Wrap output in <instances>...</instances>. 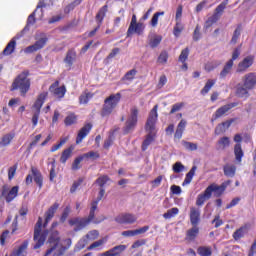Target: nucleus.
<instances>
[{
  "label": "nucleus",
  "instance_id": "79ce46f5",
  "mask_svg": "<svg viewBox=\"0 0 256 256\" xmlns=\"http://www.w3.org/2000/svg\"><path fill=\"white\" fill-rule=\"evenodd\" d=\"M105 243H107V238H102V239L92 243L87 249H88V251H93V249H97V247H101V246L105 245Z\"/></svg>",
  "mask_w": 256,
  "mask_h": 256
},
{
  "label": "nucleus",
  "instance_id": "c9c22d12",
  "mask_svg": "<svg viewBox=\"0 0 256 256\" xmlns=\"http://www.w3.org/2000/svg\"><path fill=\"white\" fill-rule=\"evenodd\" d=\"M227 5H229V0H224L221 4H219L214 13L218 16L221 17V15H223V11H225V9L227 8Z\"/></svg>",
  "mask_w": 256,
  "mask_h": 256
},
{
  "label": "nucleus",
  "instance_id": "de8ad7c7",
  "mask_svg": "<svg viewBox=\"0 0 256 256\" xmlns=\"http://www.w3.org/2000/svg\"><path fill=\"white\" fill-rule=\"evenodd\" d=\"M89 243L87 238L84 236L82 237L75 246V251H81V249H85V246Z\"/></svg>",
  "mask_w": 256,
  "mask_h": 256
},
{
  "label": "nucleus",
  "instance_id": "49530a36",
  "mask_svg": "<svg viewBox=\"0 0 256 256\" xmlns=\"http://www.w3.org/2000/svg\"><path fill=\"white\" fill-rule=\"evenodd\" d=\"M219 65H221V62L219 61L207 62L205 65V70L208 72L214 71V69H217Z\"/></svg>",
  "mask_w": 256,
  "mask_h": 256
},
{
  "label": "nucleus",
  "instance_id": "f03ea898",
  "mask_svg": "<svg viewBox=\"0 0 256 256\" xmlns=\"http://www.w3.org/2000/svg\"><path fill=\"white\" fill-rule=\"evenodd\" d=\"M31 89V80L27 72L20 73L13 81L10 91H20L21 97H25Z\"/></svg>",
  "mask_w": 256,
  "mask_h": 256
},
{
  "label": "nucleus",
  "instance_id": "e433bc0d",
  "mask_svg": "<svg viewBox=\"0 0 256 256\" xmlns=\"http://www.w3.org/2000/svg\"><path fill=\"white\" fill-rule=\"evenodd\" d=\"M105 15H107V5L103 6L96 15V21H98V25H101V23H103Z\"/></svg>",
  "mask_w": 256,
  "mask_h": 256
},
{
  "label": "nucleus",
  "instance_id": "052dcab7",
  "mask_svg": "<svg viewBox=\"0 0 256 256\" xmlns=\"http://www.w3.org/2000/svg\"><path fill=\"white\" fill-rule=\"evenodd\" d=\"M183 107H185V103H183V102L174 104L172 106L170 114L173 115V113H177V111H181V109H183Z\"/></svg>",
  "mask_w": 256,
  "mask_h": 256
},
{
  "label": "nucleus",
  "instance_id": "13d9d810",
  "mask_svg": "<svg viewBox=\"0 0 256 256\" xmlns=\"http://www.w3.org/2000/svg\"><path fill=\"white\" fill-rule=\"evenodd\" d=\"M107 181H109V176H102L96 180V183L101 187V189H103V187L107 185Z\"/></svg>",
  "mask_w": 256,
  "mask_h": 256
},
{
  "label": "nucleus",
  "instance_id": "39448f33",
  "mask_svg": "<svg viewBox=\"0 0 256 256\" xmlns=\"http://www.w3.org/2000/svg\"><path fill=\"white\" fill-rule=\"evenodd\" d=\"M139 117V109L137 107H132L130 109V115L128 116V119L124 126V135H127L128 133H131L135 130V127H137V121Z\"/></svg>",
  "mask_w": 256,
  "mask_h": 256
},
{
  "label": "nucleus",
  "instance_id": "f257e3e1",
  "mask_svg": "<svg viewBox=\"0 0 256 256\" xmlns=\"http://www.w3.org/2000/svg\"><path fill=\"white\" fill-rule=\"evenodd\" d=\"M157 105L151 110L148 120L146 122V131L148 135L142 144V151H147V148L150 146L152 142L155 141V135L157 130L155 129V124L157 123Z\"/></svg>",
  "mask_w": 256,
  "mask_h": 256
},
{
  "label": "nucleus",
  "instance_id": "603ef678",
  "mask_svg": "<svg viewBox=\"0 0 256 256\" xmlns=\"http://www.w3.org/2000/svg\"><path fill=\"white\" fill-rule=\"evenodd\" d=\"M81 161H83V156L76 158L72 164V171H79L81 169Z\"/></svg>",
  "mask_w": 256,
  "mask_h": 256
},
{
  "label": "nucleus",
  "instance_id": "f8f14e48",
  "mask_svg": "<svg viewBox=\"0 0 256 256\" xmlns=\"http://www.w3.org/2000/svg\"><path fill=\"white\" fill-rule=\"evenodd\" d=\"M189 217L191 225H193V227H197L201 222V209L195 206L190 207Z\"/></svg>",
  "mask_w": 256,
  "mask_h": 256
},
{
  "label": "nucleus",
  "instance_id": "37998d69",
  "mask_svg": "<svg viewBox=\"0 0 256 256\" xmlns=\"http://www.w3.org/2000/svg\"><path fill=\"white\" fill-rule=\"evenodd\" d=\"M163 15H165V12H164V11H162V12H156V13L153 15V17H152V19H151V21H150L151 27H156V26L158 25V23H159V17H163Z\"/></svg>",
  "mask_w": 256,
  "mask_h": 256
},
{
  "label": "nucleus",
  "instance_id": "393cba45",
  "mask_svg": "<svg viewBox=\"0 0 256 256\" xmlns=\"http://www.w3.org/2000/svg\"><path fill=\"white\" fill-rule=\"evenodd\" d=\"M145 30V25L143 23L139 22L138 24H135L132 26V31H130V28H128L127 31V37H131L133 34L141 35L143 31Z\"/></svg>",
  "mask_w": 256,
  "mask_h": 256
},
{
  "label": "nucleus",
  "instance_id": "c03bdc74",
  "mask_svg": "<svg viewBox=\"0 0 256 256\" xmlns=\"http://www.w3.org/2000/svg\"><path fill=\"white\" fill-rule=\"evenodd\" d=\"M71 153H73V150L71 148L65 149L60 157L61 163H67V159L71 157Z\"/></svg>",
  "mask_w": 256,
  "mask_h": 256
},
{
  "label": "nucleus",
  "instance_id": "e2e57ef3",
  "mask_svg": "<svg viewBox=\"0 0 256 256\" xmlns=\"http://www.w3.org/2000/svg\"><path fill=\"white\" fill-rule=\"evenodd\" d=\"M239 37H241V28L238 27L235 31H234V34L232 36V39H231V43L233 45H235V43H237V40L239 39Z\"/></svg>",
  "mask_w": 256,
  "mask_h": 256
},
{
  "label": "nucleus",
  "instance_id": "ea45409f",
  "mask_svg": "<svg viewBox=\"0 0 256 256\" xmlns=\"http://www.w3.org/2000/svg\"><path fill=\"white\" fill-rule=\"evenodd\" d=\"M183 29H185V26L183 25V22L176 21V25L174 26V36L179 37L181 33L183 32Z\"/></svg>",
  "mask_w": 256,
  "mask_h": 256
},
{
  "label": "nucleus",
  "instance_id": "680f3d73",
  "mask_svg": "<svg viewBox=\"0 0 256 256\" xmlns=\"http://www.w3.org/2000/svg\"><path fill=\"white\" fill-rule=\"evenodd\" d=\"M69 213H71V207L67 206L64 209L62 216L60 218L61 223H65L67 221V217H69Z\"/></svg>",
  "mask_w": 256,
  "mask_h": 256
},
{
  "label": "nucleus",
  "instance_id": "338daca9",
  "mask_svg": "<svg viewBox=\"0 0 256 256\" xmlns=\"http://www.w3.org/2000/svg\"><path fill=\"white\" fill-rule=\"evenodd\" d=\"M167 59H169V54L167 52L163 51L158 57V62L165 64L167 63Z\"/></svg>",
  "mask_w": 256,
  "mask_h": 256
},
{
  "label": "nucleus",
  "instance_id": "6e6d98bb",
  "mask_svg": "<svg viewBox=\"0 0 256 256\" xmlns=\"http://www.w3.org/2000/svg\"><path fill=\"white\" fill-rule=\"evenodd\" d=\"M189 58V48H185L184 50L181 51V54L179 56V61L181 63H185L187 59Z\"/></svg>",
  "mask_w": 256,
  "mask_h": 256
},
{
  "label": "nucleus",
  "instance_id": "8fccbe9b",
  "mask_svg": "<svg viewBox=\"0 0 256 256\" xmlns=\"http://www.w3.org/2000/svg\"><path fill=\"white\" fill-rule=\"evenodd\" d=\"M198 255H200V256H210V255H212V251L209 247L202 246V247L198 248Z\"/></svg>",
  "mask_w": 256,
  "mask_h": 256
},
{
  "label": "nucleus",
  "instance_id": "bf43d9fd",
  "mask_svg": "<svg viewBox=\"0 0 256 256\" xmlns=\"http://www.w3.org/2000/svg\"><path fill=\"white\" fill-rule=\"evenodd\" d=\"M183 146H184L185 149H187L188 151H197V144H195V143H193V142L184 141V142H183Z\"/></svg>",
  "mask_w": 256,
  "mask_h": 256
},
{
  "label": "nucleus",
  "instance_id": "09e8293b",
  "mask_svg": "<svg viewBox=\"0 0 256 256\" xmlns=\"http://www.w3.org/2000/svg\"><path fill=\"white\" fill-rule=\"evenodd\" d=\"M84 237L88 241H95V239H99V231L97 230L89 231Z\"/></svg>",
  "mask_w": 256,
  "mask_h": 256
},
{
  "label": "nucleus",
  "instance_id": "58836bf2",
  "mask_svg": "<svg viewBox=\"0 0 256 256\" xmlns=\"http://www.w3.org/2000/svg\"><path fill=\"white\" fill-rule=\"evenodd\" d=\"M215 83H217V80L209 79L206 82L203 89L201 90V95H207V93H209V91H211V89H212L213 85H215Z\"/></svg>",
  "mask_w": 256,
  "mask_h": 256
},
{
  "label": "nucleus",
  "instance_id": "5fc2aeb1",
  "mask_svg": "<svg viewBox=\"0 0 256 256\" xmlns=\"http://www.w3.org/2000/svg\"><path fill=\"white\" fill-rule=\"evenodd\" d=\"M65 125H73L75 123H77V116H75V114H70L65 118L64 121Z\"/></svg>",
  "mask_w": 256,
  "mask_h": 256
},
{
  "label": "nucleus",
  "instance_id": "6ab92c4d",
  "mask_svg": "<svg viewBox=\"0 0 256 256\" xmlns=\"http://www.w3.org/2000/svg\"><path fill=\"white\" fill-rule=\"evenodd\" d=\"M211 199V193L208 188L205 189L203 193H200L196 198V206L203 207L205 205V201H209Z\"/></svg>",
  "mask_w": 256,
  "mask_h": 256
},
{
  "label": "nucleus",
  "instance_id": "69168bd1",
  "mask_svg": "<svg viewBox=\"0 0 256 256\" xmlns=\"http://www.w3.org/2000/svg\"><path fill=\"white\" fill-rule=\"evenodd\" d=\"M16 173H17V165H14V166L9 168V170H8V179H9V181H11L15 177Z\"/></svg>",
  "mask_w": 256,
  "mask_h": 256
},
{
  "label": "nucleus",
  "instance_id": "c85d7f7f",
  "mask_svg": "<svg viewBox=\"0 0 256 256\" xmlns=\"http://www.w3.org/2000/svg\"><path fill=\"white\" fill-rule=\"evenodd\" d=\"M15 47H17V42L15 41V38H13L3 50V55H12V53L15 52Z\"/></svg>",
  "mask_w": 256,
  "mask_h": 256
},
{
  "label": "nucleus",
  "instance_id": "ddd939ff",
  "mask_svg": "<svg viewBox=\"0 0 256 256\" xmlns=\"http://www.w3.org/2000/svg\"><path fill=\"white\" fill-rule=\"evenodd\" d=\"M116 223L132 225L137 221V216L133 214H120L115 218Z\"/></svg>",
  "mask_w": 256,
  "mask_h": 256
},
{
  "label": "nucleus",
  "instance_id": "4c0bfd02",
  "mask_svg": "<svg viewBox=\"0 0 256 256\" xmlns=\"http://www.w3.org/2000/svg\"><path fill=\"white\" fill-rule=\"evenodd\" d=\"M161 41H163V37L161 35H154L149 40V45L152 49H155V47L160 45Z\"/></svg>",
  "mask_w": 256,
  "mask_h": 256
},
{
  "label": "nucleus",
  "instance_id": "7c9ffc66",
  "mask_svg": "<svg viewBox=\"0 0 256 256\" xmlns=\"http://www.w3.org/2000/svg\"><path fill=\"white\" fill-rule=\"evenodd\" d=\"M32 175L34 177V181L40 189L43 187V176L41 175V172L37 170L36 168H32Z\"/></svg>",
  "mask_w": 256,
  "mask_h": 256
},
{
  "label": "nucleus",
  "instance_id": "4468645a",
  "mask_svg": "<svg viewBox=\"0 0 256 256\" xmlns=\"http://www.w3.org/2000/svg\"><path fill=\"white\" fill-rule=\"evenodd\" d=\"M236 104L232 103V104H226L220 108H218L216 110V112L213 114V118L212 121H217V119L223 117V115H225V113H228L229 111H231V109H233V107H235Z\"/></svg>",
  "mask_w": 256,
  "mask_h": 256
},
{
  "label": "nucleus",
  "instance_id": "b1692460",
  "mask_svg": "<svg viewBox=\"0 0 256 256\" xmlns=\"http://www.w3.org/2000/svg\"><path fill=\"white\" fill-rule=\"evenodd\" d=\"M233 60H228L220 72V79H225L233 71Z\"/></svg>",
  "mask_w": 256,
  "mask_h": 256
},
{
  "label": "nucleus",
  "instance_id": "2eb2a0df",
  "mask_svg": "<svg viewBox=\"0 0 256 256\" xmlns=\"http://www.w3.org/2000/svg\"><path fill=\"white\" fill-rule=\"evenodd\" d=\"M209 190L210 195L212 196L213 193H215L216 197H221L223 193H225V190L227 189V184L223 183L222 185L217 184H211L207 187Z\"/></svg>",
  "mask_w": 256,
  "mask_h": 256
},
{
  "label": "nucleus",
  "instance_id": "1a4fd4ad",
  "mask_svg": "<svg viewBox=\"0 0 256 256\" xmlns=\"http://www.w3.org/2000/svg\"><path fill=\"white\" fill-rule=\"evenodd\" d=\"M91 222L87 218H72L69 220V225L75 226L74 231H81L87 227Z\"/></svg>",
  "mask_w": 256,
  "mask_h": 256
},
{
  "label": "nucleus",
  "instance_id": "9d476101",
  "mask_svg": "<svg viewBox=\"0 0 256 256\" xmlns=\"http://www.w3.org/2000/svg\"><path fill=\"white\" fill-rule=\"evenodd\" d=\"M49 91L50 93H53L57 99H63L65 97V93H67L65 86L59 87V81L54 82L50 86Z\"/></svg>",
  "mask_w": 256,
  "mask_h": 256
},
{
  "label": "nucleus",
  "instance_id": "0eeeda50",
  "mask_svg": "<svg viewBox=\"0 0 256 256\" xmlns=\"http://www.w3.org/2000/svg\"><path fill=\"white\" fill-rule=\"evenodd\" d=\"M255 63V55H248L244 57L237 66L236 73H247V70L253 67Z\"/></svg>",
  "mask_w": 256,
  "mask_h": 256
},
{
  "label": "nucleus",
  "instance_id": "4d7b16f0",
  "mask_svg": "<svg viewBox=\"0 0 256 256\" xmlns=\"http://www.w3.org/2000/svg\"><path fill=\"white\" fill-rule=\"evenodd\" d=\"M47 44V37L40 38L38 41L35 42L34 46L39 50L43 49Z\"/></svg>",
  "mask_w": 256,
  "mask_h": 256
},
{
  "label": "nucleus",
  "instance_id": "f704fd0d",
  "mask_svg": "<svg viewBox=\"0 0 256 256\" xmlns=\"http://www.w3.org/2000/svg\"><path fill=\"white\" fill-rule=\"evenodd\" d=\"M219 19H221V16H218L214 12V14L207 19V21L205 22L204 27L206 29H209V27L215 25V23H217V21H219Z\"/></svg>",
  "mask_w": 256,
  "mask_h": 256
},
{
  "label": "nucleus",
  "instance_id": "a18cd8bd",
  "mask_svg": "<svg viewBox=\"0 0 256 256\" xmlns=\"http://www.w3.org/2000/svg\"><path fill=\"white\" fill-rule=\"evenodd\" d=\"M175 215H179V208L169 209L166 213L163 214L164 219H171L175 217Z\"/></svg>",
  "mask_w": 256,
  "mask_h": 256
},
{
  "label": "nucleus",
  "instance_id": "bb28decb",
  "mask_svg": "<svg viewBox=\"0 0 256 256\" xmlns=\"http://www.w3.org/2000/svg\"><path fill=\"white\" fill-rule=\"evenodd\" d=\"M13 139H15V133L5 134L1 138L0 147H7V146L11 145V141H13Z\"/></svg>",
  "mask_w": 256,
  "mask_h": 256
},
{
  "label": "nucleus",
  "instance_id": "20e7f679",
  "mask_svg": "<svg viewBox=\"0 0 256 256\" xmlns=\"http://www.w3.org/2000/svg\"><path fill=\"white\" fill-rule=\"evenodd\" d=\"M47 95H49L47 92H42L37 100L35 101L33 107H32V124L33 127H37V124L39 123V115H41V107H43V103H45V99H47Z\"/></svg>",
  "mask_w": 256,
  "mask_h": 256
},
{
  "label": "nucleus",
  "instance_id": "412c9836",
  "mask_svg": "<svg viewBox=\"0 0 256 256\" xmlns=\"http://www.w3.org/2000/svg\"><path fill=\"white\" fill-rule=\"evenodd\" d=\"M249 91H251V89L245 87L244 84L243 85L238 84L237 87H236V95L240 99H248Z\"/></svg>",
  "mask_w": 256,
  "mask_h": 256
},
{
  "label": "nucleus",
  "instance_id": "9b49d317",
  "mask_svg": "<svg viewBox=\"0 0 256 256\" xmlns=\"http://www.w3.org/2000/svg\"><path fill=\"white\" fill-rule=\"evenodd\" d=\"M243 85L246 87V89L253 90L255 89L256 85V73L255 72H249L245 74L242 78Z\"/></svg>",
  "mask_w": 256,
  "mask_h": 256
},
{
  "label": "nucleus",
  "instance_id": "a211bd4d",
  "mask_svg": "<svg viewBox=\"0 0 256 256\" xmlns=\"http://www.w3.org/2000/svg\"><path fill=\"white\" fill-rule=\"evenodd\" d=\"M93 128V125H91L90 123L86 124L84 127H82L78 133L77 139H76V143L77 145H79V143H81L85 137L87 135H89V133L91 132V129Z\"/></svg>",
  "mask_w": 256,
  "mask_h": 256
},
{
  "label": "nucleus",
  "instance_id": "2f4dec72",
  "mask_svg": "<svg viewBox=\"0 0 256 256\" xmlns=\"http://www.w3.org/2000/svg\"><path fill=\"white\" fill-rule=\"evenodd\" d=\"M49 243L51 245V248L47 250L46 256L51 255L57 247H59V237H50Z\"/></svg>",
  "mask_w": 256,
  "mask_h": 256
},
{
  "label": "nucleus",
  "instance_id": "423d86ee",
  "mask_svg": "<svg viewBox=\"0 0 256 256\" xmlns=\"http://www.w3.org/2000/svg\"><path fill=\"white\" fill-rule=\"evenodd\" d=\"M43 226V218L39 217L34 229V249H40L45 245V234H41V227Z\"/></svg>",
  "mask_w": 256,
  "mask_h": 256
},
{
  "label": "nucleus",
  "instance_id": "cd10ccee",
  "mask_svg": "<svg viewBox=\"0 0 256 256\" xmlns=\"http://www.w3.org/2000/svg\"><path fill=\"white\" fill-rule=\"evenodd\" d=\"M234 155H235V159L238 163H241L245 153L243 152V148H241V144L237 143L234 146Z\"/></svg>",
  "mask_w": 256,
  "mask_h": 256
},
{
  "label": "nucleus",
  "instance_id": "864d4df0",
  "mask_svg": "<svg viewBox=\"0 0 256 256\" xmlns=\"http://www.w3.org/2000/svg\"><path fill=\"white\" fill-rule=\"evenodd\" d=\"M91 97H93V95L91 93H87V92L83 93L79 98L80 103L82 105L89 103V99H91Z\"/></svg>",
  "mask_w": 256,
  "mask_h": 256
},
{
  "label": "nucleus",
  "instance_id": "3c124183",
  "mask_svg": "<svg viewBox=\"0 0 256 256\" xmlns=\"http://www.w3.org/2000/svg\"><path fill=\"white\" fill-rule=\"evenodd\" d=\"M135 75H137V70L132 69L125 74V76L123 77V80L124 81H133V79H135Z\"/></svg>",
  "mask_w": 256,
  "mask_h": 256
},
{
  "label": "nucleus",
  "instance_id": "7ed1b4c3",
  "mask_svg": "<svg viewBox=\"0 0 256 256\" xmlns=\"http://www.w3.org/2000/svg\"><path fill=\"white\" fill-rule=\"evenodd\" d=\"M119 101H121V93L112 94L106 98L102 109V117L111 115V113H113V109L119 105Z\"/></svg>",
  "mask_w": 256,
  "mask_h": 256
},
{
  "label": "nucleus",
  "instance_id": "5701e85b",
  "mask_svg": "<svg viewBox=\"0 0 256 256\" xmlns=\"http://www.w3.org/2000/svg\"><path fill=\"white\" fill-rule=\"evenodd\" d=\"M75 61H77V52H75L73 49H70L66 53L64 63H66V65H68V67H71L73 65V63H75Z\"/></svg>",
  "mask_w": 256,
  "mask_h": 256
},
{
  "label": "nucleus",
  "instance_id": "6e6552de",
  "mask_svg": "<svg viewBox=\"0 0 256 256\" xmlns=\"http://www.w3.org/2000/svg\"><path fill=\"white\" fill-rule=\"evenodd\" d=\"M19 194V186H14L9 190L8 185L2 187V197L6 199V203H11L15 197Z\"/></svg>",
  "mask_w": 256,
  "mask_h": 256
},
{
  "label": "nucleus",
  "instance_id": "aec40b11",
  "mask_svg": "<svg viewBox=\"0 0 256 256\" xmlns=\"http://www.w3.org/2000/svg\"><path fill=\"white\" fill-rule=\"evenodd\" d=\"M29 247V240H25L18 249L14 250L10 256H26L27 248Z\"/></svg>",
  "mask_w": 256,
  "mask_h": 256
},
{
  "label": "nucleus",
  "instance_id": "774afa93",
  "mask_svg": "<svg viewBox=\"0 0 256 256\" xmlns=\"http://www.w3.org/2000/svg\"><path fill=\"white\" fill-rule=\"evenodd\" d=\"M57 177L55 173V161L51 162V169H50V181H53Z\"/></svg>",
  "mask_w": 256,
  "mask_h": 256
},
{
  "label": "nucleus",
  "instance_id": "0e129e2a",
  "mask_svg": "<svg viewBox=\"0 0 256 256\" xmlns=\"http://www.w3.org/2000/svg\"><path fill=\"white\" fill-rule=\"evenodd\" d=\"M172 169H173L174 173H181L182 171L185 170V166L183 164H181V162H176L173 165Z\"/></svg>",
  "mask_w": 256,
  "mask_h": 256
},
{
  "label": "nucleus",
  "instance_id": "a19ab883",
  "mask_svg": "<svg viewBox=\"0 0 256 256\" xmlns=\"http://www.w3.org/2000/svg\"><path fill=\"white\" fill-rule=\"evenodd\" d=\"M197 235H199V228H197V226H194L192 229L187 231V237L189 241L195 240Z\"/></svg>",
  "mask_w": 256,
  "mask_h": 256
},
{
  "label": "nucleus",
  "instance_id": "473e14b6",
  "mask_svg": "<svg viewBox=\"0 0 256 256\" xmlns=\"http://www.w3.org/2000/svg\"><path fill=\"white\" fill-rule=\"evenodd\" d=\"M236 171L237 167L233 164H226L224 166V175H226V177H235Z\"/></svg>",
  "mask_w": 256,
  "mask_h": 256
},
{
  "label": "nucleus",
  "instance_id": "4be33fe9",
  "mask_svg": "<svg viewBox=\"0 0 256 256\" xmlns=\"http://www.w3.org/2000/svg\"><path fill=\"white\" fill-rule=\"evenodd\" d=\"M232 123H233V121L228 120V121L218 124L214 131L215 135H223V133H225V131H227V129H229L231 127Z\"/></svg>",
  "mask_w": 256,
  "mask_h": 256
},
{
  "label": "nucleus",
  "instance_id": "c756f323",
  "mask_svg": "<svg viewBox=\"0 0 256 256\" xmlns=\"http://www.w3.org/2000/svg\"><path fill=\"white\" fill-rule=\"evenodd\" d=\"M95 211H97V202H92L89 215L86 218L88 220V222L99 223V221L95 220Z\"/></svg>",
  "mask_w": 256,
  "mask_h": 256
},
{
  "label": "nucleus",
  "instance_id": "dca6fc26",
  "mask_svg": "<svg viewBox=\"0 0 256 256\" xmlns=\"http://www.w3.org/2000/svg\"><path fill=\"white\" fill-rule=\"evenodd\" d=\"M231 147V138L227 136L221 137L216 143V150L217 151H225Z\"/></svg>",
  "mask_w": 256,
  "mask_h": 256
},
{
  "label": "nucleus",
  "instance_id": "f3484780",
  "mask_svg": "<svg viewBox=\"0 0 256 256\" xmlns=\"http://www.w3.org/2000/svg\"><path fill=\"white\" fill-rule=\"evenodd\" d=\"M57 209H59V203L57 202H55L52 206L49 207L48 211L45 213L44 227H47L51 219L55 217V213H57Z\"/></svg>",
  "mask_w": 256,
  "mask_h": 256
},
{
  "label": "nucleus",
  "instance_id": "a878e982",
  "mask_svg": "<svg viewBox=\"0 0 256 256\" xmlns=\"http://www.w3.org/2000/svg\"><path fill=\"white\" fill-rule=\"evenodd\" d=\"M185 127H187V121L182 119L177 125V129L174 134L175 139H181V137H183V132L185 131Z\"/></svg>",
  "mask_w": 256,
  "mask_h": 256
},
{
  "label": "nucleus",
  "instance_id": "72a5a7b5",
  "mask_svg": "<svg viewBox=\"0 0 256 256\" xmlns=\"http://www.w3.org/2000/svg\"><path fill=\"white\" fill-rule=\"evenodd\" d=\"M246 233H247V227L242 226L233 233V239L235 241H239V239H243V237H245Z\"/></svg>",
  "mask_w": 256,
  "mask_h": 256
}]
</instances>
